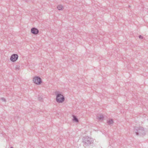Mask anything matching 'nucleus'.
<instances>
[{
  "label": "nucleus",
  "mask_w": 148,
  "mask_h": 148,
  "mask_svg": "<svg viewBox=\"0 0 148 148\" xmlns=\"http://www.w3.org/2000/svg\"><path fill=\"white\" fill-rule=\"evenodd\" d=\"M93 140L91 138L87 136H85L83 138L82 143L83 146L86 147L90 146L93 143Z\"/></svg>",
  "instance_id": "1"
},
{
  "label": "nucleus",
  "mask_w": 148,
  "mask_h": 148,
  "mask_svg": "<svg viewBox=\"0 0 148 148\" xmlns=\"http://www.w3.org/2000/svg\"><path fill=\"white\" fill-rule=\"evenodd\" d=\"M134 132L136 135L144 136L145 134L144 128L142 127H135L134 130Z\"/></svg>",
  "instance_id": "2"
},
{
  "label": "nucleus",
  "mask_w": 148,
  "mask_h": 148,
  "mask_svg": "<svg viewBox=\"0 0 148 148\" xmlns=\"http://www.w3.org/2000/svg\"><path fill=\"white\" fill-rule=\"evenodd\" d=\"M55 94L56 95V100L58 103H62L64 101L65 98L64 96L61 94L60 92L56 91L55 92Z\"/></svg>",
  "instance_id": "3"
},
{
  "label": "nucleus",
  "mask_w": 148,
  "mask_h": 148,
  "mask_svg": "<svg viewBox=\"0 0 148 148\" xmlns=\"http://www.w3.org/2000/svg\"><path fill=\"white\" fill-rule=\"evenodd\" d=\"M34 82L36 84H40L42 83V81L41 78L38 76H36L33 79Z\"/></svg>",
  "instance_id": "4"
},
{
  "label": "nucleus",
  "mask_w": 148,
  "mask_h": 148,
  "mask_svg": "<svg viewBox=\"0 0 148 148\" xmlns=\"http://www.w3.org/2000/svg\"><path fill=\"white\" fill-rule=\"evenodd\" d=\"M18 56L17 54H13L11 55L10 57V60L13 62H15L18 59Z\"/></svg>",
  "instance_id": "5"
},
{
  "label": "nucleus",
  "mask_w": 148,
  "mask_h": 148,
  "mask_svg": "<svg viewBox=\"0 0 148 148\" xmlns=\"http://www.w3.org/2000/svg\"><path fill=\"white\" fill-rule=\"evenodd\" d=\"M39 32L38 30L36 28L33 27L31 29V32L34 34H37L39 33Z\"/></svg>",
  "instance_id": "6"
},
{
  "label": "nucleus",
  "mask_w": 148,
  "mask_h": 148,
  "mask_svg": "<svg viewBox=\"0 0 148 148\" xmlns=\"http://www.w3.org/2000/svg\"><path fill=\"white\" fill-rule=\"evenodd\" d=\"M73 119L72 120L78 123L79 122V121L78 119L77 118V116L74 115H73Z\"/></svg>",
  "instance_id": "7"
},
{
  "label": "nucleus",
  "mask_w": 148,
  "mask_h": 148,
  "mask_svg": "<svg viewBox=\"0 0 148 148\" xmlns=\"http://www.w3.org/2000/svg\"><path fill=\"white\" fill-rule=\"evenodd\" d=\"M57 8L59 10H62L63 9V6L62 5H59L57 6Z\"/></svg>",
  "instance_id": "8"
},
{
  "label": "nucleus",
  "mask_w": 148,
  "mask_h": 148,
  "mask_svg": "<svg viewBox=\"0 0 148 148\" xmlns=\"http://www.w3.org/2000/svg\"><path fill=\"white\" fill-rule=\"evenodd\" d=\"M97 117L98 119H99V120H102L104 119V116L103 115L101 114L99 116H98Z\"/></svg>",
  "instance_id": "9"
},
{
  "label": "nucleus",
  "mask_w": 148,
  "mask_h": 148,
  "mask_svg": "<svg viewBox=\"0 0 148 148\" xmlns=\"http://www.w3.org/2000/svg\"><path fill=\"white\" fill-rule=\"evenodd\" d=\"M108 124L110 125L111 124H112L113 123V121L112 119H111L109 121L107 122Z\"/></svg>",
  "instance_id": "10"
},
{
  "label": "nucleus",
  "mask_w": 148,
  "mask_h": 148,
  "mask_svg": "<svg viewBox=\"0 0 148 148\" xmlns=\"http://www.w3.org/2000/svg\"><path fill=\"white\" fill-rule=\"evenodd\" d=\"M15 68L16 70V71L18 70L19 69L20 66H19V65H16L15 66Z\"/></svg>",
  "instance_id": "11"
},
{
  "label": "nucleus",
  "mask_w": 148,
  "mask_h": 148,
  "mask_svg": "<svg viewBox=\"0 0 148 148\" xmlns=\"http://www.w3.org/2000/svg\"><path fill=\"white\" fill-rule=\"evenodd\" d=\"M1 99L3 101H6L5 99V98H1Z\"/></svg>",
  "instance_id": "12"
},
{
  "label": "nucleus",
  "mask_w": 148,
  "mask_h": 148,
  "mask_svg": "<svg viewBox=\"0 0 148 148\" xmlns=\"http://www.w3.org/2000/svg\"><path fill=\"white\" fill-rule=\"evenodd\" d=\"M139 38L140 39H143V37L141 35H140L139 36Z\"/></svg>",
  "instance_id": "13"
},
{
  "label": "nucleus",
  "mask_w": 148,
  "mask_h": 148,
  "mask_svg": "<svg viewBox=\"0 0 148 148\" xmlns=\"http://www.w3.org/2000/svg\"><path fill=\"white\" fill-rule=\"evenodd\" d=\"M38 100L39 101H42V98L40 97H38Z\"/></svg>",
  "instance_id": "14"
},
{
  "label": "nucleus",
  "mask_w": 148,
  "mask_h": 148,
  "mask_svg": "<svg viewBox=\"0 0 148 148\" xmlns=\"http://www.w3.org/2000/svg\"><path fill=\"white\" fill-rule=\"evenodd\" d=\"M10 148H13V147H11Z\"/></svg>",
  "instance_id": "15"
},
{
  "label": "nucleus",
  "mask_w": 148,
  "mask_h": 148,
  "mask_svg": "<svg viewBox=\"0 0 148 148\" xmlns=\"http://www.w3.org/2000/svg\"><path fill=\"white\" fill-rule=\"evenodd\" d=\"M129 8L130 7V6H129Z\"/></svg>",
  "instance_id": "16"
}]
</instances>
